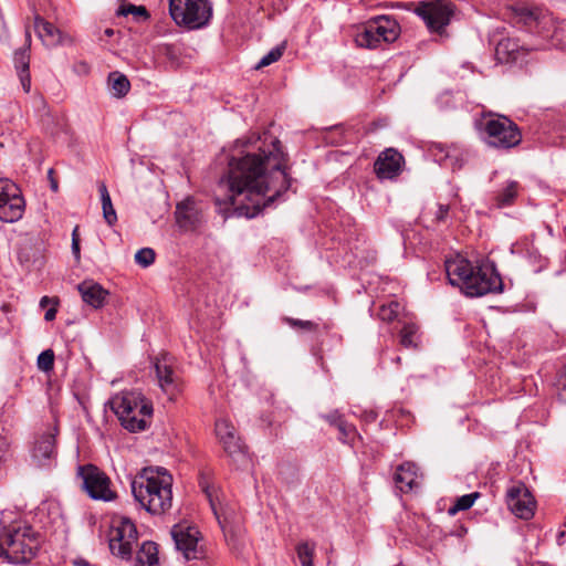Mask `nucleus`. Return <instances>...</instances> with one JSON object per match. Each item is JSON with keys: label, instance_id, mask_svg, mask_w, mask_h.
<instances>
[{"label": "nucleus", "instance_id": "f257e3e1", "mask_svg": "<svg viewBox=\"0 0 566 566\" xmlns=\"http://www.w3.org/2000/svg\"><path fill=\"white\" fill-rule=\"evenodd\" d=\"M286 155L279 139L263 143L258 149L247 150L229 160L227 175L220 187L229 191V200L240 217H256L265 208L283 200L292 178L285 167Z\"/></svg>", "mask_w": 566, "mask_h": 566}, {"label": "nucleus", "instance_id": "f03ea898", "mask_svg": "<svg viewBox=\"0 0 566 566\" xmlns=\"http://www.w3.org/2000/svg\"><path fill=\"white\" fill-rule=\"evenodd\" d=\"M444 268L449 283L467 296L479 297L503 291L502 277L493 264L474 265L458 254L447 259Z\"/></svg>", "mask_w": 566, "mask_h": 566}, {"label": "nucleus", "instance_id": "7ed1b4c3", "mask_svg": "<svg viewBox=\"0 0 566 566\" xmlns=\"http://www.w3.org/2000/svg\"><path fill=\"white\" fill-rule=\"evenodd\" d=\"M130 486L135 501L150 514H163L172 505V476L165 468L144 469Z\"/></svg>", "mask_w": 566, "mask_h": 566}, {"label": "nucleus", "instance_id": "20e7f679", "mask_svg": "<svg viewBox=\"0 0 566 566\" xmlns=\"http://www.w3.org/2000/svg\"><path fill=\"white\" fill-rule=\"evenodd\" d=\"M108 405L120 424L130 432L144 431L150 423L153 405L140 392H120Z\"/></svg>", "mask_w": 566, "mask_h": 566}, {"label": "nucleus", "instance_id": "39448f33", "mask_svg": "<svg viewBox=\"0 0 566 566\" xmlns=\"http://www.w3.org/2000/svg\"><path fill=\"white\" fill-rule=\"evenodd\" d=\"M39 548V535L29 525H12L0 532V556H4L11 564L31 562Z\"/></svg>", "mask_w": 566, "mask_h": 566}, {"label": "nucleus", "instance_id": "423d86ee", "mask_svg": "<svg viewBox=\"0 0 566 566\" xmlns=\"http://www.w3.org/2000/svg\"><path fill=\"white\" fill-rule=\"evenodd\" d=\"M480 132L489 147L500 150H509L522 142V133L517 124L504 115L484 116Z\"/></svg>", "mask_w": 566, "mask_h": 566}, {"label": "nucleus", "instance_id": "0eeeda50", "mask_svg": "<svg viewBox=\"0 0 566 566\" xmlns=\"http://www.w3.org/2000/svg\"><path fill=\"white\" fill-rule=\"evenodd\" d=\"M400 25L388 15H377L357 28L354 41L357 46L374 50L381 43H391L398 39Z\"/></svg>", "mask_w": 566, "mask_h": 566}, {"label": "nucleus", "instance_id": "6e6552de", "mask_svg": "<svg viewBox=\"0 0 566 566\" xmlns=\"http://www.w3.org/2000/svg\"><path fill=\"white\" fill-rule=\"evenodd\" d=\"M169 13L178 25L197 30L211 20L212 4L209 0H169Z\"/></svg>", "mask_w": 566, "mask_h": 566}, {"label": "nucleus", "instance_id": "1a4fd4ad", "mask_svg": "<svg viewBox=\"0 0 566 566\" xmlns=\"http://www.w3.org/2000/svg\"><path fill=\"white\" fill-rule=\"evenodd\" d=\"M57 427H49L35 433L30 447V459L33 465L50 469L55 464L57 455Z\"/></svg>", "mask_w": 566, "mask_h": 566}, {"label": "nucleus", "instance_id": "9d476101", "mask_svg": "<svg viewBox=\"0 0 566 566\" xmlns=\"http://www.w3.org/2000/svg\"><path fill=\"white\" fill-rule=\"evenodd\" d=\"M512 12L515 23L524 25L532 33L549 36L553 19L547 11L538 7L517 3L512 7Z\"/></svg>", "mask_w": 566, "mask_h": 566}, {"label": "nucleus", "instance_id": "9b49d317", "mask_svg": "<svg viewBox=\"0 0 566 566\" xmlns=\"http://www.w3.org/2000/svg\"><path fill=\"white\" fill-rule=\"evenodd\" d=\"M78 476L88 496L93 500L109 502L116 496L111 489L109 478L97 467L86 464L78 467Z\"/></svg>", "mask_w": 566, "mask_h": 566}, {"label": "nucleus", "instance_id": "f8f14e48", "mask_svg": "<svg viewBox=\"0 0 566 566\" xmlns=\"http://www.w3.org/2000/svg\"><path fill=\"white\" fill-rule=\"evenodd\" d=\"M25 209L20 188L11 180L0 178V220L12 223L19 221Z\"/></svg>", "mask_w": 566, "mask_h": 566}, {"label": "nucleus", "instance_id": "ddd939ff", "mask_svg": "<svg viewBox=\"0 0 566 566\" xmlns=\"http://www.w3.org/2000/svg\"><path fill=\"white\" fill-rule=\"evenodd\" d=\"M136 543L137 530L132 521L123 518L116 526L111 528L108 546L114 556L122 559H130Z\"/></svg>", "mask_w": 566, "mask_h": 566}, {"label": "nucleus", "instance_id": "4468645a", "mask_svg": "<svg viewBox=\"0 0 566 566\" xmlns=\"http://www.w3.org/2000/svg\"><path fill=\"white\" fill-rule=\"evenodd\" d=\"M505 31V28H497L490 38V42L495 45V57L500 63L515 62L528 51L541 49L539 46L528 48L518 39L506 35Z\"/></svg>", "mask_w": 566, "mask_h": 566}, {"label": "nucleus", "instance_id": "2eb2a0df", "mask_svg": "<svg viewBox=\"0 0 566 566\" xmlns=\"http://www.w3.org/2000/svg\"><path fill=\"white\" fill-rule=\"evenodd\" d=\"M416 13L423 20L431 32L441 33L450 23L453 6L446 0L422 3L416 9Z\"/></svg>", "mask_w": 566, "mask_h": 566}, {"label": "nucleus", "instance_id": "dca6fc26", "mask_svg": "<svg viewBox=\"0 0 566 566\" xmlns=\"http://www.w3.org/2000/svg\"><path fill=\"white\" fill-rule=\"evenodd\" d=\"M506 503L511 512L520 518L530 520L534 515L535 500L522 482H515L507 489Z\"/></svg>", "mask_w": 566, "mask_h": 566}, {"label": "nucleus", "instance_id": "f3484780", "mask_svg": "<svg viewBox=\"0 0 566 566\" xmlns=\"http://www.w3.org/2000/svg\"><path fill=\"white\" fill-rule=\"evenodd\" d=\"M199 531L195 526L179 523L172 526L171 536L176 548L182 553L186 559H198L201 554L199 547Z\"/></svg>", "mask_w": 566, "mask_h": 566}, {"label": "nucleus", "instance_id": "a211bd4d", "mask_svg": "<svg viewBox=\"0 0 566 566\" xmlns=\"http://www.w3.org/2000/svg\"><path fill=\"white\" fill-rule=\"evenodd\" d=\"M403 166V156L395 148H386L378 155L374 171L380 180H392L402 172Z\"/></svg>", "mask_w": 566, "mask_h": 566}, {"label": "nucleus", "instance_id": "6ab92c4d", "mask_svg": "<svg viewBox=\"0 0 566 566\" xmlns=\"http://www.w3.org/2000/svg\"><path fill=\"white\" fill-rule=\"evenodd\" d=\"M155 370L158 378V384L163 391L172 399L180 391V379L174 368V361L167 354L157 358L155 361Z\"/></svg>", "mask_w": 566, "mask_h": 566}, {"label": "nucleus", "instance_id": "aec40b11", "mask_svg": "<svg viewBox=\"0 0 566 566\" xmlns=\"http://www.w3.org/2000/svg\"><path fill=\"white\" fill-rule=\"evenodd\" d=\"M431 155L439 165L451 168L452 170L460 169L465 161V150L458 144H441L434 143L430 147Z\"/></svg>", "mask_w": 566, "mask_h": 566}, {"label": "nucleus", "instance_id": "412c9836", "mask_svg": "<svg viewBox=\"0 0 566 566\" xmlns=\"http://www.w3.org/2000/svg\"><path fill=\"white\" fill-rule=\"evenodd\" d=\"M216 433L223 446L224 451L232 458L245 457L244 444L241 442L240 437L233 424L226 420L220 419L216 422Z\"/></svg>", "mask_w": 566, "mask_h": 566}, {"label": "nucleus", "instance_id": "4be33fe9", "mask_svg": "<svg viewBox=\"0 0 566 566\" xmlns=\"http://www.w3.org/2000/svg\"><path fill=\"white\" fill-rule=\"evenodd\" d=\"M34 31L38 38L42 41L46 48H55L72 43L70 35L63 33L51 22L44 20L41 15L35 14L34 17Z\"/></svg>", "mask_w": 566, "mask_h": 566}, {"label": "nucleus", "instance_id": "5701e85b", "mask_svg": "<svg viewBox=\"0 0 566 566\" xmlns=\"http://www.w3.org/2000/svg\"><path fill=\"white\" fill-rule=\"evenodd\" d=\"M77 289L82 300L94 308L102 307L108 295V292L104 290L102 285L93 281H83L78 284Z\"/></svg>", "mask_w": 566, "mask_h": 566}, {"label": "nucleus", "instance_id": "b1692460", "mask_svg": "<svg viewBox=\"0 0 566 566\" xmlns=\"http://www.w3.org/2000/svg\"><path fill=\"white\" fill-rule=\"evenodd\" d=\"M417 478L418 475L416 464L411 462H405L398 465L394 475V481L396 486L401 492H408L416 486Z\"/></svg>", "mask_w": 566, "mask_h": 566}, {"label": "nucleus", "instance_id": "393cba45", "mask_svg": "<svg viewBox=\"0 0 566 566\" xmlns=\"http://www.w3.org/2000/svg\"><path fill=\"white\" fill-rule=\"evenodd\" d=\"M520 190L517 181L511 180L506 186L497 191L492 198V207L502 209L510 207L514 203Z\"/></svg>", "mask_w": 566, "mask_h": 566}, {"label": "nucleus", "instance_id": "a878e982", "mask_svg": "<svg viewBox=\"0 0 566 566\" xmlns=\"http://www.w3.org/2000/svg\"><path fill=\"white\" fill-rule=\"evenodd\" d=\"M449 205L436 203L434 208H429L423 211L422 219L428 222V227L436 228L440 224H446L449 220Z\"/></svg>", "mask_w": 566, "mask_h": 566}, {"label": "nucleus", "instance_id": "bb28decb", "mask_svg": "<svg viewBox=\"0 0 566 566\" xmlns=\"http://www.w3.org/2000/svg\"><path fill=\"white\" fill-rule=\"evenodd\" d=\"M158 549L154 542H145L136 555L135 566H157Z\"/></svg>", "mask_w": 566, "mask_h": 566}, {"label": "nucleus", "instance_id": "cd10ccee", "mask_svg": "<svg viewBox=\"0 0 566 566\" xmlns=\"http://www.w3.org/2000/svg\"><path fill=\"white\" fill-rule=\"evenodd\" d=\"M399 337L401 346L406 348H418L421 338L419 326L413 322L405 323L399 333Z\"/></svg>", "mask_w": 566, "mask_h": 566}, {"label": "nucleus", "instance_id": "c85d7f7f", "mask_svg": "<svg viewBox=\"0 0 566 566\" xmlns=\"http://www.w3.org/2000/svg\"><path fill=\"white\" fill-rule=\"evenodd\" d=\"M108 85L112 90V94L115 97H124L130 88L129 80L126 75L115 71L108 75Z\"/></svg>", "mask_w": 566, "mask_h": 566}, {"label": "nucleus", "instance_id": "c756f323", "mask_svg": "<svg viewBox=\"0 0 566 566\" xmlns=\"http://www.w3.org/2000/svg\"><path fill=\"white\" fill-rule=\"evenodd\" d=\"M98 191L102 201L103 217L108 226H113L117 221V214L113 207L107 187L104 182L98 185Z\"/></svg>", "mask_w": 566, "mask_h": 566}, {"label": "nucleus", "instance_id": "7c9ffc66", "mask_svg": "<svg viewBox=\"0 0 566 566\" xmlns=\"http://www.w3.org/2000/svg\"><path fill=\"white\" fill-rule=\"evenodd\" d=\"M316 544L314 542L304 541L296 545L295 551L301 566H314L313 558Z\"/></svg>", "mask_w": 566, "mask_h": 566}, {"label": "nucleus", "instance_id": "2f4dec72", "mask_svg": "<svg viewBox=\"0 0 566 566\" xmlns=\"http://www.w3.org/2000/svg\"><path fill=\"white\" fill-rule=\"evenodd\" d=\"M34 103L38 108L40 120L43 128L51 135H54L56 133L53 127L54 119L48 109L44 98L41 95H39L35 97Z\"/></svg>", "mask_w": 566, "mask_h": 566}, {"label": "nucleus", "instance_id": "473e14b6", "mask_svg": "<svg viewBox=\"0 0 566 566\" xmlns=\"http://www.w3.org/2000/svg\"><path fill=\"white\" fill-rule=\"evenodd\" d=\"M480 496L479 492H473L459 496L454 504L448 509V514L453 516L460 511H467L472 507L475 500Z\"/></svg>", "mask_w": 566, "mask_h": 566}, {"label": "nucleus", "instance_id": "72a5a7b5", "mask_svg": "<svg viewBox=\"0 0 566 566\" xmlns=\"http://www.w3.org/2000/svg\"><path fill=\"white\" fill-rule=\"evenodd\" d=\"M117 15L127 17L128 14H133L136 20L140 18L146 20L149 18L148 11L144 6H135L132 3H123L116 11Z\"/></svg>", "mask_w": 566, "mask_h": 566}, {"label": "nucleus", "instance_id": "f704fd0d", "mask_svg": "<svg viewBox=\"0 0 566 566\" xmlns=\"http://www.w3.org/2000/svg\"><path fill=\"white\" fill-rule=\"evenodd\" d=\"M337 430L339 432L338 440L345 444L353 446L356 438H359L355 426L348 423L346 420L340 422V426L337 428Z\"/></svg>", "mask_w": 566, "mask_h": 566}, {"label": "nucleus", "instance_id": "c9c22d12", "mask_svg": "<svg viewBox=\"0 0 566 566\" xmlns=\"http://www.w3.org/2000/svg\"><path fill=\"white\" fill-rule=\"evenodd\" d=\"M286 44L285 42L281 43L280 45H276L275 48L271 49L269 53H266L255 65V69L259 70L261 67L271 65L272 63L279 61L281 56L283 55L285 51Z\"/></svg>", "mask_w": 566, "mask_h": 566}, {"label": "nucleus", "instance_id": "e433bc0d", "mask_svg": "<svg viewBox=\"0 0 566 566\" xmlns=\"http://www.w3.org/2000/svg\"><path fill=\"white\" fill-rule=\"evenodd\" d=\"M284 322L295 329H303L308 333H318L321 325L314 321H303L293 317H284Z\"/></svg>", "mask_w": 566, "mask_h": 566}, {"label": "nucleus", "instance_id": "4c0bfd02", "mask_svg": "<svg viewBox=\"0 0 566 566\" xmlns=\"http://www.w3.org/2000/svg\"><path fill=\"white\" fill-rule=\"evenodd\" d=\"M400 305L396 301H391L388 304L380 306L378 316L384 322H392L397 318Z\"/></svg>", "mask_w": 566, "mask_h": 566}, {"label": "nucleus", "instance_id": "58836bf2", "mask_svg": "<svg viewBox=\"0 0 566 566\" xmlns=\"http://www.w3.org/2000/svg\"><path fill=\"white\" fill-rule=\"evenodd\" d=\"M156 253L151 248H142L135 254V262L142 268H148L155 262Z\"/></svg>", "mask_w": 566, "mask_h": 566}, {"label": "nucleus", "instance_id": "ea45409f", "mask_svg": "<svg viewBox=\"0 0 566 566\" xmlns=\"http://www.w3.org/2000/svg\"><path fill=\"white\" fill-rule=\"evenodd\" d=\"M38 368L44 373L53 370L54 367V352L52 349H45L38 356Z\"/></svg>", "mask_w": 566, "mask_h": 566}, {"label": "nucleus", "instance_id": "a19ab883", "mask_svg": "<svg viewBox=\"0 0 566 566\" xmlns=\"http://www.w3.org/2000/svg\"><path fill=\"white\" fill-rule=\"evenodd\" d=\"M11 441L0 431V467L7 461L10 452Z\"/></svg>", "mask_w": 566, "mask_h": 566}, {"label": "nucleus", "instance_id": "79ce46f5", "mask_svg": "<svg viewBox=\"0 0 566 566\" xmlns=\"http://www.w3.org/2000/svg\"><path fill=\"white\" fill-rule=\"evenodd\" d=\"M14 62L18 73L20 71H29V55L25 51H17L14 53Z\"/></svg>", "mask_w": 566, "mask_h": 566}, {"label": "nucleus", "instance_id": "37998d69", "mask_svg": "<svg viewBox=\"0 0 566 566\" xmlns=\"http://www.w3.org/2000/svg\"><path fill=\"white\" fill-rule=\"evenodd\" d=\"M556 386L559 398L566 401V366L562 369Z\"/></svg>", "mask_w": 566, "mask_h": 566}, {"label": "nucleus", "instance_id": "c03bdc74", "mask_svg": "<svg viewBox=\"0 0 566 566\" xmlns=\"http://www.w3.org/2000/svg\"><path fill=\"white\" fill-rule=\"evenodd\" d=\"M323 418L335 428H338L340 426V422L345 421L343 415L338 410H333L328 415H324Z\"/></svg>", "mask_w": 566, "mask_h": 566}, {"label": "nucleus", "instance_id": "a18cd8bd", "mask_svg": "<svg viewBox=\"0 0 566 566\" xmlns=\"http://www.w3.org/2000/svg\"><path fill=\"white\" fill-rule=\"evenodd\" d=\"M72 253L74 258L78 261L81 258L78 227H75L72 232Z\"/></svg>", "mask_w": 566, "mask_h": 566}, {"label": "nucleus", "instance_id": "49530a36", "mask_svg": "<svg viewBox=\"0 0 566 566\" xmlns=\"http://www.w3.org/2000/svg\"><path fill=\"white\" fill-rule=\"evenodd\" d=\"M19 78L22 85V88L25 93H29L31 91V77L29 71H20L19 72Z\"/></svg>", "mask_w": 566, "mask_h": 566}, {"label": "nucleus", "instance_id": "de8ad7c7", "mask_svg": "<svg viewBox=\"0 0 566 566\" xmlns=\"http://www.w3.org/2000/svg\"><path fill=\"white\" fill-rule=\"evenodd\" d=\"M56 313H57V310L55 307V305L51 308H49L45 314H44V319L48 321V322H51L55 318L56 316Z\"/></svg>", "mask_w": 566, "mask_h": 566}, {"label": "nucleus", "instance_id": "09e8293b", "mask_svg": "<svg viewBox=\"0 0 566 566\" xmlns=\"http://www.w3.org/2000/svg\"><path fill=\"white\" fill-rule=\"evenodd\" d=\"M206 492H207V495H208V497H209V501H210V504H211V509H212V511H213V513H214V515H216V517H217V520H218V522H219L220 526H221V527H222V530L224 531V526H223V524H222V522H221V520H220V516H219V514H218V512H217L216 505H214V503H213V501H212V499H211V494H210L208 491H206Z\"/></svg>", "mask_w": 566, "mask_h": 566}, {"label": "nucleus", "instance_id": "8fccbe9b", "mask_svg": "<svg viewBox=\"0 0 566 566\" xmlns=\"http://www.w3.org/2000/svg\"><path fill=\"white\" fill-rule=\"evenodd\" d=\"M49 303H53L54 305H57V300H55V298H50L49 296H43V297L40 300V306H41V307H45Z\"/></svg>", "mask_w": 566, "mask_h": 566}, {"label": "nucleus", "instance_id": "3c124183", "mask_svg": "<svg viewBox=\"0 0 566 566\" xmlns=\"http://www.w3.org/2000/svg\"><path fill=\"white\" fill-rule=\"evenodd\" d=\"M364 419L367 422H374L377 419V413L375 411H365L364 412Z\"/></svg>", "mask_w": 566, "mask_h": 566}, {"label": "nucleus", "instance_id": "603ef678", "mask_svg": "<svg viewBox=\"0 0 566 566\" xmlns=\"http://www.w3.org/2000/svg\"><path fill=\"white\" fill-rule=\"evenodd\" d=\"M177 208H178V212H177V214H178V220H179V221H181V219H182V218H185V219H186V218H188V216H187V214H184V213L180 211V207H179V206H178Z\"/></svg>", "mask_w": 566, "mask_h": 566}, {"label": "nucleus", "instance_id": "864d4df0", "mask_svg": "<svg viewBox=\"0 0 566 566\" xmlns=\"http://www.w3.org/2000/svg\"><path fill=\"white\" fill-rule=\"evenodd\" d=\"M104 33H105V35H106V36H108V38H109V36H112V35L114 34V30H113V29H106V30L104 31Z\"/></svg>", "mask_w": 566, "mask_h": 566}, {"label": "nucleus", "instance_id": "5fc2aeb1", "mask_svg": "<svg viewBox=\"0 0 566 566\" xmlns=\"http://www.w3.org/2000/svg\"><path fill=\"white\" fill-rule=\"evenodd\" d=\"M51 188H52L54 191H56V190H57V182H56V181H54V180H52V182H51Z\"/></svg>", "mask_w": 566, "mask_h": 566}, {"label": "nucleus", "instance_id": "6e6d98bb", "mask_svg": "<svg viewBox=\"0 0 566 566\" xmlns=\"http://www.w3.org/2000/svg\"><path fill=\"white\" fill-rule=\"evenodd\" d=\"M25 36H27V41L30 43L31 34H30V31L28 29H27V32H25Z\"/></svg>", "mask_w": 566, "mask_h": 566}, {"label": "nucleus", "instance_id": "4d7b16f0", "mask_svg": "<svg viewBox=\"0 0 566 566\" xmlns=\"http://www.w3.org/2000/svg\"><path fill=\"white\" fill-rule=\"evenodd\" d=\"M394 361H395V363H397V364H400V361H401V357H400V356H396V357L394 358Z\"/></svg>", "mask_w": 566, "mask_h": 566}, {"label": "nucleus", "instance_id": "13d9d810", "mask_svg": "<svg viewBox=\"0 0 566 566\" xmlns=\"http://www.w3.org/2000/svg\"><path fill=\"white\" fill-rule=\"evenodd\" d=\"M533 566H548V565H547V564H545V563H539V562H538V563L533 564Z\"/></svg>", "mask_w": 566, "mask_h": 566}, {"label": "nucleus", "instance_id": "bf43d9fd", "mask_svg": "<svg viewBox=\"0 0 566 566\" xmlns=\"http://www.w3.org/2000/svg\"><path fill=\"white\" fill-rule=\"evenodd\" d=\"M323 328H324L325 331H327V329L329 328V326H328L327 324H324V325H323Z\"/></svg>", "mask_w": 566, "mask_h": 566}]
</instances>
